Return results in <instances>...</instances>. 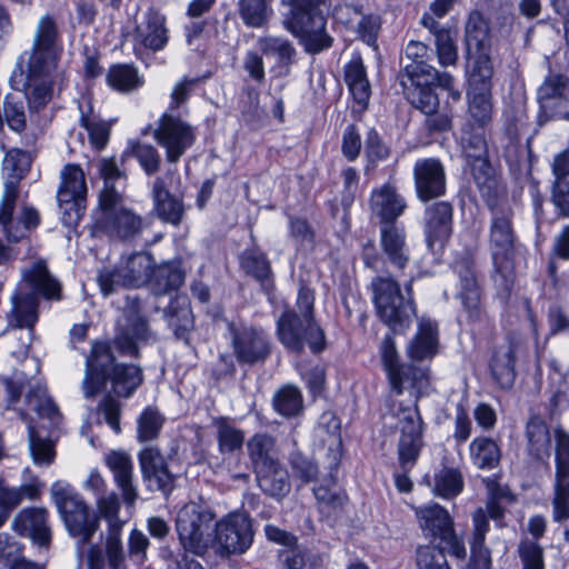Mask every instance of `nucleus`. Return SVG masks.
<instances>
[{
	"mask_svg": "<svg viewBox=\"0 0 569 569\" xmlns=\"http://www.w3.org/2000/svg\"><path fill=\"white\" fill-rule=\"evenodd\" d=\"M425 358H410L401 362L400 358H382L392 390L400 395L406 385L411 388H422L428 385V368L422 366Z\"/></svg>",
	"mask_w": 569,
	"mask_h": 569,
	"instance_id": "obj_25",
	"label": "nucleus"
},
{
	"mask_svg": "<svg viewBox=\"0 0 569 569\" xmlns=\"http://www.w3.org/2000/svg\"><path fill=\"white\" fill-rule=\"evenodd\" d=\"M417 196L422 201L440 197L446 190L445 169L435 158L420 159L413 167Z\"/></svg>",
	"mask_w": 569,
	"mask_h": 569,
	"instance_id": "obj_29",
	"label": "nucleus"
},
{
	"mask_svg": "<svg viewBox=\"0 0 569 569\" xmlns=\"http://www.w3.org/2000/svg\"><path fill=\"white\" fill-rule=\"evenodd\" d=\"M282 4L288 8L283 12L284 28L299 40L307 52L316 53L331 46L322 13L327 0H282Z\"/></svg>",
	"mask_w": 569,
	"mask_h": 569,
	"instance_id": "obj_7",
	"label": "nucleus"
},
{
	"mask_svg": "<svg viewBox=\"0 0 569 569\" xmlns=\"http://www.w3.org/2000/svg\"><path fill=\"white\" fill-rule=\"evenodd\" d=\"M556 441V473L552 497V518L556 522L569 519V433L561 427L553 431Z\"/></svg>",
	"mask_w": 569,
	"mask_h": 569,
	"instance_id": "obj_18",
	"label": "nucleus"
},
{
	"mask_svg": "<svg viewBox=\"0 0 569 569\" xmlns=\"http://www.w3.org/2000/svg\"><path fill=\"white\" fill-rule=\"evenodd\" d=\"M97 415L96 422L102 425L104 421L116 432H121L120 417H121V403L110 393L102 397L97 408L93 410Z\"/></svg>",
	"mask_w": 569,
	"mask_h": 569,
	"instance_id": "obj_57",
	"label": "nucleus"
},
{
	"mask_svg": "<svg viewBox=\"0 0 569 569\" xmlns=\"http://www.w3.org/2000/svg\"><path fill=\"white\" fill-rule=\"evenodd\" d=\"M409 83H405L408 101L421 112L432 114L438 110L439 99L433 91L439 86L448 91L452 101L460 100V91L453 88V78L448 72L439 73L427 63L408 64L406 67Z\"/></svg>",
	"mask_w": 569,
	"mask_h": 569,
	"instance_id": "obj_10",
	"label": "nucleus"
},
{
	"mask_svg": "<svg viewBox=\"0 0 569 569\" xmlns=\"http://www.w3.org/2000/svg\"><path fill=\"white\" fill-rule=\"evenodd\" d=\"M540 122L559 118L569 120V84L565 77L549 76L538 89Z\"/></svg>",
	"mask_w": 569,
	"mask_h": 569,
	"instance_id": "obj_22",
	"label": "nucleus"
},
{
	"mask_svg": "<svg viewBox=\"0 0 569 569\" xmlns=\"http://www.w3.org/2000/svg\"><path fill=\"white\" fill-rule=\"evenodd\" d=\"M189 552L190 551H186L184 549L176 552L169 548H163L161 550V557L167 562V569H204Z\"/></svg>",
	"mask_w": 569,
	"mask_h": 569,
	"instance_id": "obj_64",
	"label": "nucleus"
},
{
	"mask_svg": "<svg viewBox=\"0 0 569 569\" xmlns=\"http://www.w3.org/2000/svg\"><path fill=\"white\" fill-rule=\"evenodd\" d=\"M370 206L372 212L383 221H393L406 208L403 199L389 184L372 192Z\"/></svg>",
	"mask_w": 569,
	"mask_h": 569,
	"instance_id": "obj_39",
	"label": "nucleus"
},
{
	"mask_svg": "<svg viewBox=\"0 0 569 569\" xmlns=\"http://www.w3.org/2000/svg\"><path fill=\"white\" fill-rule=\"evenodd\" d=\"M552 171L555 186L552 200L562 214L569 217V156L560 153L555 158Z\"/></svg>",
	"mask_w": 569,
	"mask_h": 569,
	"instance_id": "obj_43",
	"label": "nucleus"
},
{
	"mask_svg": "<svg viewBox=\"0 0 569 569\" xmlns=\"http://www.w3.org/2000/svg\"><path fill=\"white\" fill-rule=\"evenodd\" d=\"M518 555L522 563L521 569H545L543 549L531 540H521L518 545Z\"/></svg>",
	"mask_w": 569,
	"mask_h": 569,
	"instance_id": "obj_61",
	"label": "nucleus"
},
{
	"mask_svg": "<svg viewBox=\"0 0 569 569\" xmlns=\"http://www.w3.org/2000/svg\"><path fill=\"white\" fill-rule=\"evenodd\" d=\"M278 559L284 569H323L325 561L321 553L307 547L297 545L291 550H280Z\"/></svg>",
	"mask_w": 569,
	"mask_h": 569,
	"instance_id": "obj_46",
	"label": "nucleus"
},
{
	"mask_svg": "<svg viewBox=\"0 0 569 569\" xmlns=\"http://www.w3.org/2000/svg\"><path fill=\"white\" fill-rule=\"evenodd\" d=\"M380 243L387 261L393 268L402 270L409 261V252L403 230L395 226L382 228Z\"/></svg>",
	"mask_w": 569,
	"mask_h": 569,
	"instance_id": "obj_37",
	"label": "nucleus"
},
{
	"mask_svg": "<svg viewBox=\"0 0 569 569\" xmlns=\"http://www.w3.org/2000/svg\"><path fill=\"white\" fill-rule=\"evenodd\" d=\"M237 356H264L270 352L268 340L262 331L244 328L233 337Z\"/></svg>",
	"mask_w": 569,
	"mask_h": 569,
	"instance_id": "obj_47",
	"label": "nucleus"
},
{
	"mask_svg": "<svg viewBox=\"0 0 569 569\" xmlns=\"http://www.w3.org/2000/svg\"><path fill=\"white\" fill-rule=\"evenodd\" d=\"M470 458L476 467L482 470L496 468L501 460L499 443L489 437L475 438L469 447Z\"/></svg>",
	"mask_w": 569,
	"mask_h": 569,
	"instance_id": "obj_44",
	"label": "nucleus"
},
{
	"mask_svg": "<svg viewBox=\"0 0 569 569\" xmlns=\"http://www.w3.org/2000/svg\"><path fill=\"white\" fill-rule=\"evenodd\" d=\"M329 472L320 483L313 486L312 492L321 511L341 509L348 500L345 490L337 485V472L341 462V442L338 448L330 449Z\"/></svg>",
	"mask_w": 569,
	"mask_h": 569,
	"instance_id": "obj_26",
	"label": "nucleus"
},
{
	"mask_svg": "<svg viewBox=\"0 0 569 569\" xmlns=\"http://www.w3.org/2000/svg\"><path fill=\"white\" fill-rule=\"evenodd\" d=\"M415 512L423 537L433 543L431 547L459 560L466 559L465 541L457 535L455 521L445 507L429 503L416 508Z\"/></svg>",
	"mask_w": 569,
	"mask_h": 569,
	"instance_id": "obj_12",
	"label": "nucleus"
},
{
	"mask_svg": "<svg viewBox=\"0 0 569 569\" xmlns=\"http://www.w3.org/2000/svg\"><path fill=\"white\" fill-rule=\"evenodd\" d=\"M142 381L143 375L139 366L120 363L117 358H87L82 389L84 397L90 399L110 382L114 395L129 398Z\"/></svg>",
	"mask_w": 569,
	"mask_h": 569,
	"instance_id": "obj_8",
	"label": "nucleus"
},
{
	"mask_svg": "<svg viewBox=\"0 0 569 569\" xmlns=\"http://www.w3.org/2000/svg\"><path fill=\"white\" fill-rule=\"evenodd\" d=\"M29 166V158L26 152L13 150L4 158V168L12 170L14 176L7 180L0 201V224L9 241H19L27 236L28 230L39 224L37 210L24 207L20 219H13L12 212L18 198V181L22 178L26 168Z\"/></svg>",
	"mask_w": 569,
	"mask_h": 569,
	"instance_id": "obj_9",
	"label": "nucleus"
},
{
	"mask_svg": "<svg viewBox=\"0 0 569 569\" xmlns=\"http://www.w3.org/2000/svg\"><path fill=\"white\" fill-rule=\"evenodd\" d=\"M62 52L56 19L50 14L42 16L37 22L30 51L20 58L21 73H27L24 90L31 109L38 110L50 101L53 83L60 74Z\"/></svg>",
	"mask_w": 569,
	"mask_h": 569,
	"instance_id": "obj_1",
	"label": "nucleus"
},
{
	"mask_svg": "<svg viewBox=\"0 0 569 569\" xmlns=\"http://www.w3.org/2000/svg\"><path fill=\"white\" fill-rule=\"evenodd\" d=\"M256 478L261 491L277 501L286 498L291 490L289 471L281 461L256 472Z\"/></svg>",
	"mask_w": 569,
	"mask_h": 569,
	"instance_id": "obj_36",
	"label": "nucleus"
},
{
	"mask_svg": "<svg viewBox=\"0 0 569 569\" xmlns=\"http://www.w3.org/2000/svg\"><path fill=\"white\" fill-rule=\"evenodd\" d=\"M153 280L156 286L163 291L177 289L183 282L181 270L171 263H163L153 268V259L146 252L130 256L114 272L100 271L98 283L103 293L113 292L116 286L140 287Z\"/></svg>",
	"mask_w": 569,
	"mask_h": 569,
	"instance_id": "obj_4",
	"label": "nucleus"
},
{
	"mask_svg": "<svg viewBox=\"0 0 569 569\" xmlns=\"http://www.w3.org/2000/svg\"><path fill=\"white\" fill-rule=\"evenodd\" d=\"M163 422L164 419L158 409L147 407L138 419V440L146 442L156 439Z\"/></svg>",
	"mask_w": 569,
	"mask_h": 569,
	"instance_id": "obj_59",
	"label": "nucleus"
},
{
	"mask_svg": "<svg viewBox=\"0 0 569 569\" xmlns=\"http://www.w3.org/2000/svg\"><path fill=\"white\" fill-rule=\"evenodd\" d=\"M259 47L266 56H273L279 61V74H287L289 66L293 62L296 50L291 42L279 37H263L259 39Z\"/></svg>",
	"mask_w": 569,
	"mask_h": 569,
	"instance_id": "obj_48",
	"label": "nucleus"
},
{
	"mask_svg": "<svg viewBox=\"0 0 569 569\" xmlns=\"http://www.w3.org/2000/svg\"><path fill=\"white\" fill-rule=\"evenodd\" d=\"M526 451L533 462H546L550 457L551 438L546 420L538 413H531L526 427Z\"/></svg>",
	"mask_w": 569,
	"mask_h": 569,
	"instance_id": "obj_33",
	"label": "nucleus"
},
{
	"mask_svg": "<svg viewBox=\"0 0 569 569\" xmlns=\"http://www.w3.org/2000/svg\"><path fill=\"white\" fill-rule=\"evenodd\" d=\"M106 465L113 473L123 501L132 506L138 499V491L132 483L133 462L130 456L123 451H111L106 456Z\"/></svg>",
	"mask_w": 569,
	"mask_h": 569,
	"instance_id": "obj_34",
	"label": "nucleus"
},
{
	"mask_svg": "<svg viewBox=\"0 0 569 569\" xmlns=\"http://www.w3.org/2000/svg\"><path fill=\"white\" fill-rule=\"evenodd\" d=\"M4 120L9 128L20 132L26 128V113L22 98L19 94H7L3 104Z\"/></svg>",
	"mask_w": 569,
	"mask_h": 569,
	"instance_id": "obj_60",
	"label": "nucleus"
},
{
	"mask_svg": "<svg viewBox=\"0 0 569 569\" xmlns=\"http://www.w3.org/2000/svg\"><path fill=\"white\" fill-rule=\"evenodd\" d=\"M349 12L353 16L350 23L356 28L362 41L369 46H373L379 29L377 19L372 16H362L360 12L349 7L339 9L337 12V19L342 21V16Z\"/></svg>",
	"mask_w": 569,
	"mask_h": 569,
	"instance_id": "obj_55",
	"label": "nucleus"
},
{
	"mask_svg": "<svg viewBox=\"0 0 569 569\" xmlns=\"http://www.w3.org/2000/svg\"><path fill=\"white\" fill-rule=\"evenodd\" d=\"M247 451L254 473L280 461L276 439L264 432L256 433L247 441Z\"/></svg>",
	"mask_w": 569,
	"mask_h": 569,
	"instance_id": "obj_38",
	"label": "nucleus"
},
{
	"mask_svg": "<svg viewBox=\"0 0 569 569\" xmlns=\"http://www.w3.org/2000/svg\"><path fill=\"white\" fill-rule=\"evenodd\" d=\"M153 209L164 222L179 224L183 216V206L179 198L171 194L158 179L153 186Z\"/></svg>",
	"mask_w": 569,
	"mask_h": 569,
	"instance_id": "obj_40",
	"label": "nucleus"
},
{
	"mask_svg": "<svg viewBox=\"0 0 569 569\" xmlns=\"http://www.w3.org/2000/svg\"><path fill=\"white\" fill-rule=\"evenodd\" d=\"M372 302L381 321L393 332L409 328L416 317V307L410 297L406 298L400 284L389 274H379L370 282Z\"/></svg>",
	"mask_w": 569,
	"mask_h": 569,
	"instance_id": "obj_11",
	"label": "nucleus"
},
{
	"mask_svg": "<svg viewBox=\"0 0 569 569\" xmlns=\"http://www.w3.org/2000/svg\"><path fill=\"white\" fill-rule=\"evenodd\" d=\"M271 13L269 0H240V16L249 27H263Z\"/></svg>",
	"mask_w": 569,
	"mask_h": 569,
	"instance_id": "obj_56",
	"label": "nucleus"
},
{
	"mask_svg": "<svg viewBox=\"0 0 569 569\" xmlns=\"http://www.w3.org/2000/svg\"><path fill=\"white\" fill-rule=\"evenodd\" d=\"M57 201L61 210V221L74 227L81 220L87 203L88 187L83 170L76 164H66L60 172Z\"/></svg>",
	"mask_w": 569,
	"mask_h": 569,
	"instance_id": "obj_14",
	"label": "nucleus"
},
{
	"mask_svg": "<svg viewBox=\"0 0 569 569\" xmlns=\"http://www.w3.org/2000/svg\"><path fill=\"white\" fill-rule=\"evenodd\" d=\"M274 410L286 417L292 418L303 411V398L300 390L293 386L279 389L272 399Z\"/></svg>",
	"mask_w": 569,
	"mask_h": 569,
	"instance_id": "obj_52",
	"label": "nucleus"
},
{
	"mask_svg": "<svg viewBox=\"0 0 569 569\" xmlns=\"http://www.w3.org/2000/svg\"><path fill=\"white\" fill-rule=\"evenodd\" d=\"M132 38L137 54L143 50L153 52L163 50L169 41L166 17L157 11L147 12L137 24Z\"/></svg>",
	"mask_w": 569,
	"mask_h": 569,
	"instance_id": "obj_27",
	"label": "nucleus"
},
{
	"mask_svg": "<svg viewBox=\"0 0 569 569\" xmlns=\"http://www.w3.org/2000/svg\"><path fill=\"white\" fill-rule=\"evenodd\" d=\"M50 495L69 536L76 540L77 553L82 557L100 528L99 513L66 481L53 482Z\"/></svg>",
	"mask_w": 569,
	"mask_h": 569,
	"instance_id": "obj_5",
	"label": "nucleus"
},
{
	"mask_svg": "<svg viewBox=\"0 0 569 569\" xmlns=\"http://www.w3.org/2000/svg\"><path fill=\"white\" fill-rule=\"evenodd\" d=\"M472 536L470 540V558L468 569H491V550L486 546V535L489 531L488 516L482 508L472 513Z\"/></svg>",
	"mask_w": 569,
	"mask_h": 569,
	"instance_id": "obj_32",
	"label": "nucleus"
},
{
	"mask_svg": "<svg viewBox=\"0 0 569 569\" xmlns=\"http://www.w3.org/2000/svg\"><path fill=\"white\" fill-rule=\"evenodd\" d=\"M473 151L471 148H465V154L471 167L475 180L479 186L488 183L490 180L491 168L486 160V143L481 138H476Z\"/></svg>",
	"mask_w": 569,
	"mask_h": 569,
	"instance_id": "obj_54",
	"label": "nucleus"
},
{
	"mask_svg": "<svg viewBox=\"0 0 569 569\" xmlns=\"http://www.w3.org/2000/svg\"><path fill=\"white\" fill-rule=\"evenodd\" d=\"M23 545L8 533H0V569H10L23 555Z\"/></svg>",
	"mask_w": 569,
	"mask_h": 569,
	"instance_id": "obj_62",
	"label": "nucleus"
},
{
	"mask_svg": "<svg viewBox=\"0 0 569 569\" xmlns=\"http://www.w3.org/2000/svg\"><path fill=\"white\" fill-rule=\"evenodd\" d=\"M216 517L213 510L204 503L184 505L176 518V531L181 548L196 556H203L209 548L207 536Z\"/></svg>",
	"mask_w": 569,
	"mask_h": 569,
	"instance_id": "obj_13",
	"label": "nucleus"
},
{
	"mask_svg": "<svg viewBox=\"0 0 569 569\" xmlns=\"http://www.w3.org/2000/svg\"><path fill=\"white\" fill-rule=\"evenodd\" d=\"M400 438L397 446L400 470L411 471L423 447V421L418 405L400 408Z\"/></svg>",
	"mask_w": 569,
	"mask_h": 569,
	"instance_id": "obj_17",
	"label": "nucleus"
},
{
	"mask_svg": "<svg viewBox=\"0 0 569 569\" xmlns=\"http://www.w3.org/2000/svg\"><path fill=\"white\" fill-rule=\"evenodd\" d=\"M452 209L447 202L435 203L427 210L426 240L433 252L443 249L451 234Z\"/></svg>",
	"mask_w": 569,
	"mask_h": 569,
	"instance_id": "obj_31",
	"label": "nucleus"
},
{
	"mask_svg": "<svg viewBox=\"0 0 569 569\" xmlns=\"http://www.w3.org/2000/svg\"><path fill=\"white\" fill-rule=\"evenodd\" d=\"M459 276V298L461 299L465 308L472 313L479 307L480 295L476 281L475 273L468 261L456 266Z\"/></svg>",
	"mask_w": 569,
	"mask_h": 569,
	"instance_id": "obj_50",
	"label": "nucleus"
},
{
	"mask_svg": "<svg viewBox=\"0 0 569 569\" xmlns=\"http://www.w3.org/2000/svg\"><path fill=\"white\" fill-rule=\"evenodd\" d=\"M513 241L510 220L506 216L496 214L490 229V250L493 264L503 278H507L511 270Z\"/></svg>",
	"mask_w": 569,
	"mask_h": 569,
	"instance_id": "obj_28",
	"label": "nucleus"
},
{
	"mask_svg": "<svg viewBox=\"0 0 569 569\" xmlns=\"http://www.w3.org/2000/svg\"><path fill=\"white\" fill-rule=\"evenodd\" d=\"M23 286H28L33 293L41 295L46 299L59 300L61 292L59 282L49 273L43 261H36L22 271V282L13 298L9 321L17 328H27L29 330L27 340L30 341L32 328L38 321V300L36 296L22 292Z\"/></svg>",
	"mask_w": 569,
	"mask_h": 569,
	"instance_id": "obj_6",
	"label": "nucleus"
},
{
	"mask_svg": "<svg viewBox=\"0 0 569 569\" xmlns=\"http://www.w3.org/2000/svg\"><path fill=\"white\" fill-rule=\"evenodd\" d=\"M421 24L435 37L436 52L439 63L441 66H453L458 59L456 44L457 31L451 28L439 26L430 14L422 16Z\"/></svg>",
	"mask_w": 569,
	"mask_h": 569,
	"instance_id": "obj_35",
	"label": "nucleus"
},
{
	"mask_svg": "<svg viewBox=\"0 0 569 569\" xmlns=\"http://www.w3.org/2000/svg\"><path fill=\"white\" fill-rule=\"evenodd\" d=\"M2 383L6 392V408L16 410L20 419L28 423L29 446L34 463L51 465L56 457L54 442L41 435L28 411H34L40 418L48 419L52 426L57 427L62 421L58 406L48 395L46 387L31 386L22 372L4 377Z\"/></svg>",
	"mask_w": 569,
	"mask_h": 569,
	"instance_id": "obj_2",
	"label": "nucleus"
},
{
	"mask_svg": "<svg viewBox=\"0 0 569 569\" xmlns=\"http://www.w3.org/2000/svg\"><path fill=\"white\" fill-rule=\"evenodd\" d=\"M486 59L468 70V113L475 124L482 127L492 118L491 77L492 68Z\"/></svg>",
	"mask_w": 569,
	"mask_h": 569,
	"instance_id": "obj_16",
	"label": "nucleus"
},
{
	"mask_svg": "<svg viewBox=\"0 0 569 569\" xmlns=\"http://www.w3.org/2000/svg\"><path fill=\"white\" fill-rule=\"evenodd\" d=\"M492 379L501 389H511L516 380V358H490Z\"/></svg>",
	"mask_w": 569,
	"mask_h": 569,
	"instance_id": "obj_58",
	"label": "nucleus"
},
{
	"mask_svg": "<svg viewBox=\"0 0 569 569\" xmlns=\"http://www.w3.org/2000/svg\"><path fill=\"white\" fill-rule=\"evenodd\" d=\"M465 41L467 48L468 70L473 69L475 66L482 59H486V64L492 68L489 56V33L488 24L480 12H471L466 23Z\"/></svg>",
	"mask_w": 569,
	"mask_h": 569,
	"instance_id": "obj_30",
	"label": "nucleus"
},
{
	"mask_svg": "<svg viewBox=\"0 0 569 569\" xmlns=\"http://www.w3.org/2000/svg\"><path fill=\"white\" fill-rule=\"evenodd\" d=\"M301 379L313 397L321 396L326 389V365L320 358H299L296 362Z\"/></svg>",
	"mask_w": 569,
	"mask_h": 569,
	"instance_id": "obj_45",
	"label": "nucleus"
},
{
	"mask_svg": "<svg viewBox=\"0 0 569 569\" xmlns=\"http://www.w3.org/2000/svg\"><path fill=\"white\" fill-rule=\"evenodd\" d=\"M442 552L433 547L422 546L417 549L418 569H451Z\"/></svg>",
	"mask_w": 569,
	"mask_h": 569,
	"instance_id": "obj_63",
	"label": "nucleus"
},
{
	"mask_svg": "<svg viewBox=\"0 0 569 569\" xmlns=\"http://www.w3.org/2000/svg\"><path fill=\"white\" fill-rule=\"evenodd\" d=\"M122 529H107L102 546L88 545V569H127V553L121 539Z\"/></svg>",
	"mask_w": 569,
	"mask_h": 569,
	"instance_id": "obj_23",
	"label": "nucleus"
},
{
	"mask_svg": "<svg viewBox=\"0 0 569 569\" xmlns=\"http://www.w3.org/2000/svg\"><path fill=\"white\" fill-rule=\"evenodd\" d=\"M253 538V519L248 512L229 513L214 525L213 545L220 557L244 553Z\"/></svg>",
	"mask_w": 569,
	"mask_h": 569,
	"instance_id": "obj_15",
	"label": "nucleus"
},
{
	"mask_svg": "<svg viewBox=\"0 0 569 569\" xmlns=\"http://www.w3.org/2000/svg\"><path fill=\"white\" fill-rule=\"evenodd\" d=\"M103 188L99 194L97 227L111 237L129 238L141 231L142 220L131 210L122 207V196L118 184L122 173L112 159H103L99 164Z\"/></svg>",
	"mask_w": 569,
	"mask_h": 569,
	"instance_id": "obj_3",
	"label": "nucleus"
},
{
	"mask_svg": "<svg viewBox=\"0 0 569 569\" xmlns=\"http://www.w3.org/2000/svg\"><path fill=\"white\" fill-rule=\"evenodd\" d=\"M433 493L438 497L452 499L465 486L463 476L458 468L443 466L433 477Z\"/></svg>",
	"mask_w": 569,
	"mask_h": 569,
	"instance_id": "obj_49",
	"label": "nucleus"
},
{
	"mask_svg": "<svg viewBox=\"0 0 569 569\" xmlns=\"http://www.w3.org/2000/svg\"><path fill=\"white\" fill-rule=\"evenodd\" d=\"M409 356H435L440 351L438 328L429 318L418 320V330L409 343Z\"/></svg>",
	"mask_w": 569,
	"mask_h": 569,
	"instance_id": "obj_41",
	"label": "nucleus"
},
{
	"mask_svg": "<svg viewBox=\"0 0 569 569\" xmlns=\"http://www.w3.org/2000/svg\"><path fill=\"white\" fill-rule=\"evenodd\" d=\"M288 463L293 477L298 479L302 486L318 480V463L312 457L305 455L298 448L289 453Z\"/></svg>",
	"mask_w": 569,
	"mask_h": 569,
	"instance_id": "obj_53",
	"label": "nucleus"
},
{
	"mask_svg": "<svg viewBox=\"0 0 569 569\" xmlns=\"http://www.w3.org/2000/svg\"><path fill=\"white\" fill-rule=\"evenodd\" d=\"M12 529L31 539L39 548L48 550L52 542L49 511L44 507H28L20 510L12 521Z\"/></svg>",
	"mask_w": 569,
	"mask_h": 569,
	"instance_id": "obj_24",
	"label": "nucleus"
},
{
	"mask_svg": "<svg viewBox=\"0 0 569 569\" xmlns=\"http://www.w3.org/2000/svg\"><path fill=\"white\" fill-rule=\"evenodd\" d=\"M157 142L166 150L167 159L177 162L194 142L192 128L173 116L163 114L154 132Z\"/></svg>",
	"mask_w": 569,
	"mask_h": 569,
	"instance_id": "obj_20",
	"label": "nucleus"
},
{
	"mask_svg": "<svg viewBox=\"0 0 569 569\" xmlns=\"http://www.w3.org/2000/svg\"><path fill=\"white\" fill-rule=\"evenodd\" d=\"M142 480L150 491H159L168 498L177 488L179 473H176L168 459L158 447H146L139 455Z\"/></svg>",
	"mask_w": 569,
	"mask_h": 569,
	"instance_id": "obj_19",
	"label": "nucleus"
},
{
	"mask_svg": "<svg viewBox=\"0 0 569 569\" xmlns=\"http://www.w3.org/2000/svg\"><path fill=\"white\" fill-rule=\"evenodd\" d=\"M313 301L312 291L308 288H301L297 299L301 317L291 311H286L278 321L279 339L292 352L300 351L302 323L312 320Z\"/></svg>",
	"mask_w": 569,
	"mask_h": 569,
	"instance_id": "obj_21",
	"label": "nucleus"
},
{
	"mask_svg": "<svg viewBox=\"0 0 569 569\" xmlns=\"http://www.w3.org/2000/svg\"><path fill=\"white\" fill-rule=\"evenodd\" d=\"M108 84L120 92L137 90L143 84V79L138 70L130 64H114L107 74Z\"/></svg>",
	"mask_w": 569,
	"mask_h": 569,
	"instance_id": "obj_51",
	"label": "nucleus"
},
{
	"mask_svg": "<svg viewBox=\"0 0 569 569\" xmlns=\"http://www.w3.org/2000/svg\"><path fill=\"white\" fill-rule=\"evenodd\" d=\"M217 430L218 450L222 456L231 457L242 450L244 432L237 428L228 417H218L213 420Z\"/></svg>",
	"mask_w": 569,
	"mask_h": 569,
	"instance_id": "obj_42",
	"label": "nucleus"
}]
</instances>
